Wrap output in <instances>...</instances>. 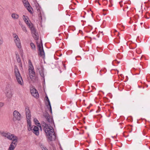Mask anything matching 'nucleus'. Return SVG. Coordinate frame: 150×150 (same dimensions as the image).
<instances>
[{
  "mask_svg": "<svg viewBox=\"0 0 150 150\" xmlns=\"http://www.w3.org/2000/svg\"><path fill=\"white\" fill-rule=\"evenodd\" d=\"M14 72L18 83L21 85H23V81L22 77L16 66H15Z\"/></svg>",
  "mask_w": 150,
  "mask_h": 150,
  "instance_id": "nucleus-3",
  "label": "nucleus"
},
{
  "mask_svg": "<svg viewBox=\"0 0 150 150\" xmlns=\"http://www.w3.org/2000/svg\"><path fill=\"white\" fill-rule=\"evenodd\" d=\"M38 16L39 17V19L40 20H42V16L44 15V13L42 11L40 10L39 8L38 9Z\"/></svg>",
  "mask_w": 150,
  "mask_h": 150,
  "instance_id": "nucleus-13",
  "label": "nucleus"
},
{
  "mask_svg": "<svg viewBox=\"0 0 150 150\" xmlns=\"http://www.w3.org/2000/svg\"><path fill=\"white\" fill-rule=\"evenodd\" d=\"M79 57V56L77 57H76V58H77V57Z\"/></svg>",
  "mask_w": 150,
  "mask_h": 150,
  "instance_id": "nucleus-35",
  "label": "nucleus"
},
{
  "mask_svg": "<svg viewBox=\"0 0 150 150\" xmlns=\"http://www.w3.org/2000/svg\"><path fill=\"white\" fill-rule=\"evenodd\" d=\"M16 56L17 62L18 63L21 62V59L19 57V55L18 54H16Z\"/></svg>",
  "mask_w": 150,
  "mask_h": 150,
  "instance_id": "nucleus-21",
  "label": "nucleus"
},
{
  "mask_svg": "<svg viewBox=\"0 0 150 150\" xmlns=\"http://www.w3.org/2000/svg\"><path fill=\"white\" fill-rule=\"evenodd\" d=\"M115 61H116V62H117V63H118H118H120V62H118V61H117V60H115Z\"/></svg>",
  "mask_w": 150,
  "mask_h": 150,
  "instance_id": "nucleus-28",
  "label": "nucleus"
},
{
  "mask_svg": "<svg viewBox=\"0 0 150 150\" xmlns=\"http://www.w3.org/2000/svg\"><path fill=\"white\" fill-rule=\"evenodd\" d=\"M105 14H104V15H105Z\"/></svg>",
  "mask_w": 150,
  "mask_h": 150,
  "instance_id": "nucleus-36",
  "label": "nucleus"
},
{
  "mask_svg": "<svg viewBox=\"0 0 150 150\" xmlns=\"http://www.w3.org/2000/svg\"><path fill=\"white\" fill-rule=\"evenodd\" d=\"M14 41L17 47L18 48H21V46L19 39H15Z\"/></svg>",
  "mask_w": 150,
  "mask_h": 150,
  "instance_id": "nucleus-11",
  "label": "nucleus"
},
{
  "mask_svg": "<svg viewBox=\"0 0 150 150\" xmlns=\"http://www.w3.org/2000/svg\"><path fill=\"white\" fill-rule=\"evenodd\" d=\"M19 63V66L21 67V69H22L23 68H22V63L21 62H20Z\"/></svg>",
  "mask_w": 150,
  "mask_h": 150,
  "instance_id": "nucleus-26",
  "label": "nucleus"
},
{
  "mask_svg": "<svg viewBox=\"0 0 150 150\" xmlns=\"http://www.w3.org/2000/svg\"><path fill=\"white\" fill-rule=\"evenodd\" d=\"M13 120H20L21 117L20 113L19 112L16 110H14L13 111Z\"/></svg>",
  "mask_w": 150,
  "mask_h": 150,
  "instance_id": "nucleus-5",
  "label": "nucleus"
},
{
  "mask_svg": "<svg viewBox=\"0 0 150 150\" xmlns=\"http://www.w3.org/2000/svg\"><path fill=\"white\" fill-rule=\"evenodd\" d=\"M40 129H41V126H40Z\"/></svg>",
  "mask_w": 150,
  "mask_h": 150,
  "instance_id": "nucleus-31",
  "label": "nucleus"
},
{
  "mask_svg": "<svg viewBox=\"0 0 150 150\" xmlns=\"http://www.w3.org/2000/svg\"><path fill=\"white\" fill-rule=\"evenodd\" d=\"M1 136L8 139L13 141L11 143L8 150H14L17 144L18 138L14 134L7 132H2L1 133Z\"/></svg>",
  "mask_w": 150,
  "mask_h": 150,
  "instance_id": "nucleus-2",
  "label": "nucleus"
},
{
  "mask_svg": "<svg viewBox=\"0 0 150 150\" xmlns=\"http://www.w3.org/2000/svg\"><path fill=\"white\" fill-rule=\"evenodd\" d=\"M39 8L40 9V8L39 7H38V8H38L37 9V10L38 9V8Z\"/></svg>",
  "mask_w": 150,
  "mask_h": 150,
  "instance_id": "nucleus-29",
  "label": "nucleus"
},
{
  "mask_svg": "<svg viewBox=\"0 0 150 150\" xmlns=\"http://www.w3.org/2000/svg\"><path fill=\"white\" fill-rule=\"evenodd\" d=\"M12 17L14 19H17L18 18V16L16 14L13 13L11 15Z\"/></svg>",
  "mask_w": 150,
  "mask_h": 150,
  "instance_id": "nucleus-19",
  "label": "nucleus"
},
{
  "mask_svg": "<svg viewBox=\"0 0 150 150\" xmlns=\"http://www.w3.org/2000/svg\"><path fill=\"white\" fill-rule=\"evenodd\" d=\"M103 33V31H102V32H101V33Z\"/></svg>",
  "mask_w": 150,
  "mask_h": 150,
  "instance_id": "nucleus-33",
  "label": "nucleus"
},
{
  "mask_svg": "<svg viewBox=\"0 0 150 150\" xmlns=\"http://www.w3.org/2000/svg\"><path fill=\"white\" fill-rule=\"evenodd\" d=\"M37 45L39 51V55L41 57H44L45 56V53L43 49L42 42H41L39 44H38L37 42Z\"/></svg>",
  "mask_w": 150,
  "mask_h": 150,
  "instance_id": "nucleus-4",
  "label": "nucleus"
},
{
  "mask_svg": "<svg viewBox=\"0 0 150 150\" xmlns=\"http://www.w3.org/2000/svg\"><path fill=\"white\" fill-rule=\"evenodd\" d=\"M32 36L34 39L37 40L38 39V36L37 35V34L36 33L33 34Z\"/></svg>",
  "mask_w": 150,
  "mask_h": 150,
  "instance_id": "nucleus-20",
  "label": "nucleus"
},
{
  "mask_svg": "<svg viewBox=\"0 0 150 150\" xmlns=\"http://www.w3.org/2000/svg\"><path fill=\"white\" fill-rule=\"evenodd\" d=\"M27 122L28 123V130L30 131L32 130L31 125V122L30 120H27Z\"/></svg>",
  "mask_w": 150,
  "mask_h": 150,
  "instance_id": "nucleus-16",
  "label": "nucleus"
},
{
  "mask_svg": "<svg viewBox=\"0 0 150 150\" xmlns=\"http://www.w3.org/2000/svg\"><path fill=\"white\" fill-rule=\"evenodd\" d=\"M39 73H40V76L42 77H44V73H43V71H42V70H41V71H39Z\"/></svg>",
  "mask_w": 150,
  "mask_h": 150,
  "instance_id": "nucleus-23",
  "label": "nucleus"
},
{
  "mask_svg": "<svg viewBox=\"0 0 150 150\" xmlns=\"http://www.w3.org/2000/svg\"><path fill=\"white\" fill-rule=\"evenodd\" d=\"M34 121L36 124H40V123H38V120L34 118Z\"/></svg>",
  "mask_w": 150,
  "mask_h": 150,
  "instance_id": "nucleus-24",
  "label": "nucleus"
},
{
  "mask_svg": "<svg viewBox=\"0 0 150 150\" xmlns=\"http://www.w3.org/2000/svg\"><path fill=\"white\" fill-rule=\"evenodd\" d=\"M13 36L15 38V39H18L19 38L17 35H16V34H14L13 35Z\"/></svg>",
  "mask_w": 150,
  "mask_h": 150,
  "instance_id": "nucleus-25",
  "label": "nucleus"
},
{
  "mask_svg": "<svg viewBox=\"0 0 150 150\" xmlns=\"http://www.w3.org/2000/svg\"><path fill=\"white\" fill-rule=\"evenodd\" d=\"M46 100L47 101L48 103V105H47V106H48V107H49V108L50 109V110L51 111V112H52V108H51V105H50V102L49 100L47 97Z\"/></svg>",
  "mask_w": 150,
  "mask_h": 150,
  "instance_id": "nucleus-17",
  "label": "nucleus"
},
{
  "mask_svg": "<svg viewBox=\"0 0 150 150\" xmlns=\"http://www.w3.org/2000/svg\"><path fill=\"white\" fill-rule=\"evenodd\" d=\"M43 115L50 124L49 125L44 122H42L41 123L42 126L46 134L48 140L50 141L55 140L56 137L54 134V130L50 125H52L54 123L53 119L50 116L49 114L47 112L43 113Z\"/></svg>",
  "mask_w": 150,
  "mask_h": 150,
  "instance_id": "nucleus-1",
  "label": "nucleus"
},
{
  "mask_svg": "<svg viewBox=\"0 0 150 150\" xmlns=\"http://www.w3.org/2000/svg\"><path fill=\"white\" fill-rule=\"evenodd\" d=\"M25 110L26 117L27 120H30L31 115L29 108L28 107H26L25 108Z\"/></svg>",
  "mask_w": 150,
  "mask_h": 150,
  "instance_id": "nucleus-8",
  "label": "nucleus"
},
{
  "mask_svg": "<svg viewBox=\"0 0 150 150\" xmlns=\"http://www.w3.org/2000/svg\"><path fill=\"white\" fill-rule=\"evenodd\" d=\"M30 92L33 96L35 98H37L39 96V94L35 88L30 89Z\"/></svg>",
  "mask_w": 150,
  "mask_h": 150,
  "instance_id": "nucleus-9",
  "label": "nucleus"
},
{
  "mask_svg": "<svg viewBox=\"0 0 150 150\" xmlns=\"http://www.w3.org/2000/svg\"><path fill=\"white\" fill-rule=\"evenodd\" d=\"M23 18L28 26L31 25V24H30L29 22L28 18V16L23 15Z\"/></svg>",
  "mask_w": 150,
  "mask_h": 150,
  "instance_id": "nucleus-12",
  "label": "nucleus"
},
{
  "mask_svg": "<svg viewBox=\"0 0 150 150\" xmlns=\"http://www.w3.org/2000/svg\"><path fill=\"white\" fill-rule=\"evenodd\" d=\"M28 27L30 28L32 34L36 33V30L32 23L31 25Z\"/></svg>",
  "mask_w": 150,
  "mask_h": 150,
  "instance_id": "nucleus-14",
  "label": "nucleus"
},
{
  "mask_svg": "<svg viewBox=\"0 0 150 150\" xmlns=\"http://www.w3.org/2000/svg\"><path fill=\"white\" fill-rule=\"evenodd\" d=\"M63 65H64V68H65L66 67H65V65H64V64H63Z\"/></svg>",
  "mask_w": 150,
  "mask_h": 150,
  "instance_id": "nucleus-30",
  "label": "nucleus"
},
{
  "mask_svg": "<svg viewBox=\"0 0 150 150\" xmlns=\"http://www.w3.org/2000/svg\"><path fill=\"white\" fill-rule=\"evenodd\" d=\"M43 149H42L43 150H48L45 147H43Z\"/></svg>",
  "mask_w": 150,
  "mask_h": 150,
  "instance_id": "nucleus-27",
  "label": "nucleus"
},
{
  "mask_svg": "<svg viewBox=\"0 0 150 150\" xmlns=\"http://www.w3.org/2000/svg\"><path fill=\"white\" fill-rule=\"evenodd\" d=\"M12 93L11 91L10 90H8L6 93V96L8 98H10L12 96Z\"/></svg>",
  "mask_w": 150,
  "mask_h": 150,
  "instance_id": "nucleus-15",
  "label": "nucleus"
},
{
  "mask_svg": "<svg viewBox=\"0 0 150 150\" xmlns=\"http://www.w3.org/2000/svg\"><path fill=\"white\" fill-rule=\"evenodd\" d=\"M33 127H32V128H33V133L36 135L37 136L39 134L38 127L35 126H34Z\"/></svg>",
  "mask_w": 150,
  "mask_h": 150,
  "instance_id": "nucleus-10",
  "label": "nucleus"
},
{
  "mask_svg": "<svg viewBox=\"0 0 150 150\" xmlns=\"http://www.w3.org/2000/svg\"><path fill=\"white\" fill-rule=\"evenodd\" d=\"M20 25L21 26V28L23 30L25 33H27V30L26 29V27L21 24H20Z\"/></svg>",
  "mask_w": 150,
  "mask_h": 150,
  "instance_id": "nucleus-18",
  "label": "nucleus"
},
{
  "mask_svg": "<svg viewBox=\"0 0 150 150\" xmlns=\"http://www.w3.org/2000/svg\"><path fill=\"white\" fill-rule=\"evenodd\" d=\"M30 46L31 47V48L34 50H35V46L34 44L32 43L31 42L30 43Z\"/></svg>",
  "mask_w": 150,
  "mask_h": 150,
  "instance_id": "nucleus-22",
  "label": "nucleus"
},
{
  "mask_svg": "<svg viewBox=\"0 0 150 150\" xmlns=\"http://www.w3.org/2000/svg\"><path fill=\"white\" fill-rule=\"evenodd\" d=\"M142 24H143V23H140V24L141 25H142Z\"/></svg>",
  "mask_w": 150,
  "mask_h": 150,
  "instance_id": "nucleus-32",
  "label": "nucleus"
},
{
  "mask_svg": "<svg viewBox=\"0 0 150 150\" xmlns=\"http://www.w3.org/2000/svg\"><path fill=\"white\" fill-rule=\"evenodd\" d=\"M32 65L30 66L29 68V71L30 74V77L32 80L33 79V77L35 75V72L34 70Z\"/></svg>",
  "mask_w": 150,
  "mask_h": 150,
  "instance_id": "nucleus-7",
  "label": "nucleus"
},
{
  "mask_svg": "<svg viewBox=\"0 0 150 150\" xmlns=\"http://www.w3.org/2000/svg\"><path fill=\"white\" fill-rule=\"evenodd\" d=\"M80 81H79L78 82H79Z\"/></svg>",
  "mask_w": 150,
  "mask_h": 150,
  "instance_id": "nucleus-37",
  "label": "nucleus"
},
{
  "mask_svg": "<svg viewBox=\"0 0 150 150\" xmlns=\"http://www.w3.org/2000/svg\"><path fill=\"white\" fill-rule=\"evenodd\" d=\"M24 6L27 8L28 10L32 13V8L30 7V4L27 0H22Z\"/></svg>",
  "mask_w": 150,
  "mask_h": 150,
  "instance_id": "nucleus-6",
  "label": "nucleus"
},
{
  "mask_svg": "<svg viewBox=\"0 0 150 150\" xmlns=\"http://www.w3.org/2000/svg\"><path fill=\"white\" fill-rule=\"evenodd\" d=\"M99 4L100 5V4L99 3Z\"/></svg>",
  "mask_w": 150,
  "mask_h": 150,
  "instance_id": "nucleus-34",
  "label": "nucleus"
}]
</instances>
